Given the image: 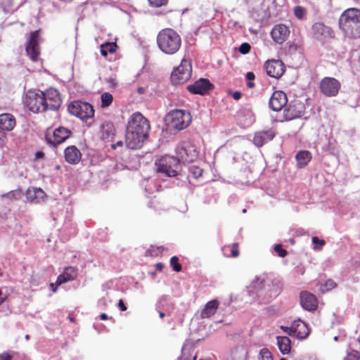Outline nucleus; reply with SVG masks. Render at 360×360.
Wrapping results in <instances>:
<instances>
[{
	"label": "nucleus",
	"mask_w": 360,
	"mask_h": 360,
	"mask_svg": "<svg viewBox=\"0 0 360 360\" xmlns=\"http://www.w3.org/2000/svg\"><path fill=\"white\" fill-rule=\"evenodd\" d=\"M303 111V105L300 102L295 101L286 106L283 111V115L285 120H291L300 117Z\"/></svg>",
	"instance_id": "18"
},
{
	"label": "nucleus",
	"mask_w": 360,
	"mask_h": 360,
	"mask_svg": "<svg viewBox=\"0 0 360 360\" xmlns=\"http://www.w3.org/2000/svg\"><path fill=\"white\" fill-rule=\"evenodd\" d=\"M292 329L294 337L300 340L305 339L310 333L307 324L300 319L292 322Z\"/></svg>",
	"instance_id": "22"
},
{
	"label": "nucleus",
	"mask_w": 360,
	"mask_h": 360,
	"mask_svg": "<svg viewBox=\"0 0 360 360\" xmlns=\"http://www.w3.org/2000/svg\"><path fill=\"white\" fill-rule=\"evenodd\" d=\"M100 318H101V320H105V319H108V316H107V314H106L103 313V314H101L100 315Z\"/></svg>",
	"instance_id": "64"
},
{
	"label": "nucleus",
	"mask_w": 360,
	"mask_h": 360,
	"mask_svg": "<svg viewBox=\"0 0 360 360\" xmlns=\"http://www.w3.org/2000/svg\"><path fill=\"white\" fill-rule=\"evenodd\" d=\"M176 155L179 162H191L198 158V152L191 141H184L176 148Z\"/></svg>",
	"instance_id": "6"
},
{
	"label": "nucleus",
	"mask_w": 360,
	"mask_h": 360,
	"mask_svg": "<svg viewBox=\"0 0 360 360\" xmlns=\"http://www.w3.org/2000/svg\"><path fill=\"white\" fill-rule=\"evenodd\" d=\"M150 129L149 121L141 112H136L129 118L126 131L148 134Z\"/></svg>",
	"instance_id": "7"
},
{
	"label": "nucleus",
	"mask_w": 360,
	"mask_h": 360,
	"mask_svg": "<svg viewBox=\"0 0 360 360\" xmlns=\"http://www.w3.org/2000/svg\"><path fill=\"white\" fill-rule=\"evenodd\" d=\"M274 251L281 257H284L287 255V252L284 250L281 244H277L274 246Z\"/></svg>",
	"instance_id": "42"
},
{
	"label": "nucleus",
	"mask_w": 360,
	"mask_h": 360,
	"mask_svg": "<svg viewBox=\"0 0 360 360\" xmlns=\"http://www.w3.org/2000/svg\"><path fill=\"white\" fill-rule=\"evenodd\" d=\"M15 117L10 113L0 115V129L2 131H11L15 126Z\"/></svg>",
	"instance_id": "28"
},
{
	"label": "nucleus",
	"mask_w": 360,
	"mask_h": 360,
	"mask_svg": "<svg viewBox=\"0 0 360 360\" xmlns=\"http://www.w3.org/2000/svg\"><path fill=\"white\" fill-rule=\"evenodd\" d=\"M0 360H11V356L7 352H4L0 354Z\"/></svg>",
	"instance_id": "53"
},
{
	"label": "nucleus",
	"mask_w": 360,
	"mask_h": 360,
	"mask_svg": "<svg viewBox=\"0 0 360 360\" xmlns=\"http://www.w3.org/2000/svg\"><path fill=\"white\" fill-rule=\"evenodd\" d=\"M290 34V30L287 26L283 24L275 25L271 32V35L273 40L277 44L284 42Z\"/></svg>",
	"instance_id": "19"
},
{
	"label": "nucleus",
	"mask_w": 360,
	"mask_h": 360,
	"mask_svg": "<svg viewBox=\"0 0 360 360\" xmlns=\"http://www.w3.org/2000/svg\"><path fill=\"white\" fill-rule=\"evenodd\" d=\"M123 146V142L121 141H117L115 144H112L111 147L112 149H116L117 147H122Z\"/></svg>",
	"instance_id": "58"
},
{
	"label": "nucleus",
	"mask_w": 360,
	"mask_h": 360,
	"mask_svg": "<svg viewBox=\"0 0 360 360\" xmlns=\"http://www.w3.org/2000/svg\"><path fill=\"white\" fill-rule=\"evenodd\" d=\"M169 117L172 127L178 130L186 128L191 122L190 112L184 110H173L170 112Z\"/></svg>",
	"instance_id": "10"
},
{
	"label": "nucleus",
	"mask_w": 360,
	"mask_h": 360,
	"mask_svg": "<svg viewBox=\"0 0 360 360\" xmlns=\"http://www.w3.org/2000/svg\"><path fill=\"white\" fill-rule=\"evenodd\" d=\"M70 130L67 128L60 127L53 131L52 135L48 134L46 135L45 138L49 144L55 146L64 142L70 137Z\"/></svg>",
	"instance_id": "13"
},
{
	"label": "nucleus",
	"mask_w": 360,
	"mask_h": 360,
	"mask_svg": "<svg viewBox=\"0 0 360 360\" xmlns=\"http://www.w3.org/2000/svg\"><path fill=\"white\" fill-rule=\"evenodd\" d=\"M312 243L314 245V249H320L325 244L323 240H321L316 236L312 238Z\"/></svg>",
	"instance_id": "44"
},
{
	"label": "nucleus",
	"mask_w": 360,
	"mask_h": 360,
	"mask_svg": "<svg viewBox=\"0 0 360 360\" xmlns=\"http://www.w3.org/2000/svg\"><path fill=\"white\" fill-rule=\"evenodd\" d=\"M129 169V167L126 165H124L122 163H117L115 165V169L116 170H122L124 169Z\"/></svg>",
	"instance_id": "54"
},
{
	"label": "nucleus",
	"mask_w": 360,
	"mask_h": 360,
	"mask_svg": "<svg viewBox=\"0 0 360 360\" xmlns=\"http://www.w3.org/2000/svg\"><path fill=\"white\" fill-rule=\"evenodd\" d=\"M245 77L249 81H252L255 79V75L252 72H247Z\"/></svg>",
	"instance_id": "56"
},
{
	"label": "nucleus",
	"mask_w": 360,
	"mask_h": 360,
	"mask_svg": "<svg viewBox=\"0 0 360 360\" xmlns=\"http://www.w3.org/2000/svg\"><path fill=\"white\" fill-rule=\"evenodd\" d=\"M247 86L248 88H253L255 86V83L252 82V81H249L248 83H247Z\"/></svg>",
	"instance_id": "63"
},
{
	"label": "nucleus",
	"mask_w": 360,
	"mask_h": 360,
	"mask_svg": "<svg viewBox=\"0 0 360 360\" xmlns=\"http://www.w3.org/2000/svg\"><path fill=\"white\" fill-rule=\"evenodd\" d=\"M275 136V132L272 129L261 131L255 133L253 143L257 147H262L267 142L271 141Z\"/></svg>",
	"instance_id": "23"
},
{
	"label": "nucleus",
	"mask_w": 360,
	"mask_h": 360,
	"mask_svg": "<svg viewBox=\"0 0 360 360\" xmlns=\"http://www.w3.org/2000/svg\"><path fill=\"white\" fill-rule=\"evenodd\" d=\"M115 52L114 45L112 44L106 43L101 46V53L103 56H107L108 53Z\"/></svg>",
	"instance_id": "38"
},
{
	"label": "nucleus",
	"mask_w": 360,
	"mask_h": 360,
	"mask_svg": "<svg viewBox=\"0 0 360 360\" xmlns=\"http://www.w3.org/2000/svg\"><path fill=\"white\" fill-rule=\"evenodd\" d=\"M219 302L217 300H212L208 302L201 311L200 317L202 319H207L214 315L219 307Z\"/></svg>",
	"instance_id": "29"
},
{
	"label": "nucleus",
	"mask_w": 360,
	"mask_h": 360,
	"mask_svg": "<svg viewBox=\"0 0 360 360\" xmlns=\"http://www.w3.org/2000/svg\"><path fill=\"white\" fill-rule=\"evenodd\" d=\"M45 192L40 188H29L26 191L27 200L33 203H39L46 198Z\"/></svg>",
	"instance_id": "25"
},
{
	"label": "nucleus",
	"mask_w": 360,
	"mask_h": 360,
	"mask_svg": "<svg viewBox=\"0 0 360 360\" xmlns=\"http://www.w3.org/2000/svg\"><path fill=\"white\" fill-rule=\"evenodd\" d=\"M148 137V134H142L141 132L126 131V146L128 148L131 150L139 149L143 146Z\"/></svg>",
	"instance_id": "12"
},
{
	"label": "nucleus",
	"mask_w": 360,
	"mask_h": 360,
	"mask_svg": "<svg viewBox=\"0 0 360 360\" xmlns=\"http://www.w3.org/2000/svg\"><path fill=\"white\" fill-rule=\"evenodd\" d=\"M16 195H18V192L12 191H10V192L6 193L5 195H4V196H5L9 199H12V198H17Z\"/></svg>",
	"instance_id": "50"
},
{
	"label": "nucleus",
	"mask_w": 360,
	"mask_h": 360,
	"mask_svg": "<svg viewBox=\"0 0 360 360\" xmlns=\"http://www.w3.org/2000/svg\"><path fill=\"white\" fill-rule=\"evenodd\" d=\"M157 44L159 49L166 55H174L181 47V37L173 29L165 28L157 35Z\"/></svg>",
	"instance_id": "2"
},
{
	"label": "nucleus",
	"mask_w": 360,
	"mask_h": 360,
	"mask_svg": "<svg viewBox=\"0 0 360 360\" xmlns=\"http://www.w3.org/2000/svg\"><path fill=\"white\" fill-rule=\"evenodd\" d=\"M236 246H237L236 243L233 244V247H232L231 250V257H236L239 255V252L236 248Z\"/></svg>",
	"instance_id": "51"
},
{
	"label": "nucleus",
	"mask_w": 360,
	"mask_h": 360,
	"mask_svg": "<svg viewBox=\"0 0 360 360\" xmlns=\"http://www.w3.org/2000/svg\"><path fill=\"white\" fill-rule=\"evenodd\" d=\"M340 88V82L333 77H325L320 83L321 92L327 96H334Z\"/></svg>",
	"instance_id": "14"
},
{
	"label": "nucleus",
	"mask_w": 360,
	"mask_h": 360,
	"mask_svg": "<svg viewBox=\"0 0 360 360\" xmlns=\"http://www.w3.org/2000/svg\"><path fill=\"white\" fill-rule=\"evenodd\" d=\"M179 258L176 256H173L170 259V264L172 266L173 269L178 272L181 270V266L179 264Z\"/></svg>",
	"instance_id": "41"
},
{
	"label": "nucleus",
	"mask_w": 360,
	"mask_h": 360,
	"mask_svg": "<svg viewBox=\"0 0 360 360\" xmlns=\"http://www.w3.org/2000/svg\"><path fill=\"white\" fill-rule=\"evenodd\" d=\"M118 306L121 311H124L127 310V307L125 306L122 300H119Z\"/></svg>",
	"instance_id": "55"
},
{
	"label": "nucleus",
	"mask_w": 360,
	"mask_h": 360,
	"mask_svg": "<svg viewBox=\"0 0 360 360\" xmlns=\"http://www.w3.org/2000/svg\"><path fill=\"white\" fill-rule=\"evenodd\" d=\"M212 84L207 79H200L194 84L188 86V90L195 94L203 95L205 94L211 88Z\"/></svg>",
	"instance_id": "21"
},
{
	"label": "nucleus",
	"mask_w": 360,
	"mask_h": 360,
	"mask_svg": "<svg viewBox=\"0 0 360 360\" xmlns=\"http://www.w3.org/2000/svg\"><path fill=\"white\" fill-rule=\"evenodd\" d=\"M157 171L169 177L181 175V165L178 160L170 155H165L156 160Z\"/></svg>",
	"instance_id": "5"
},
{
	"label": "nucleus",
	"mask_w": 360,
	"mask_h": 360,
	"mask_svg": "<svg viewBox=\"0 0 360 360\" xmlns=\"http://www.w3.org/2000/svg\"><path fill=\"white\" fill-rule=\"evenodd\" d=\"M65 160L72 165L77 164L82 158L79 150L75 146H70L65 148L64 151Z\"/></svg>",
	"instance_id": "26"
},
{
	"label": "nucleus",
	"mask_w": 360,
	"mask_h": 360,
	"mask_svg": "<svg viewBox=\"0 0 360 360\" xmlns=\"http://www.w3.org/2000/svg\"><path fill=\"white\" fill-rule=\"evenodd\" d=\"M250 45L248 43H243L239 47V51L242 54H246L250 51Z\"/></svg>",
	"instance_id": "46"
},
{
	"label": "nucleus",
	"mask_w": 360,
	"mask_h": 360,
	"mask_svg": "<svg viewBox=\"0 0 360 360\" xmlns=\"http://www.w3.org/2000/svg\"><path fill=\"white\" fill-rule=\"evenodd\" d=\"M47 110H56L60 104V98L56 89H51L44 93Z\"/></svg>",
	"instance_id": "24"
},
{
	"label": "nucleus",
	"mask_w": 360,
	"mask_h": 360,
	"mask_svg": "<svg viewBox=\"0 0 360 360\" xmlns=\"http://www.w3.org/2000/svg\"><path fill=\"white\" fill-rule=\"evenodd\" d=\"M192 68L189 60H183L181 64L174 69L171 74V81L175 84L186 82L191 76Z\"/></svg>",
	"instance_id": "9"
},
{
	"label": "nucleus",
	"mask_w": 360,
	"mask_h": 360,
	"mask_svg": "<svg viewBox=\"0 0 360 360\" xmlns=\"http://www.w3.org/2000/svg\"><path fill=\"white\" fill-rule=\"evenodd\" d=\"M241 96H242V94L240 91H235L232 94V97L235 100H239L241 98Z\"/></svg>",
	"instance_id": "57"
},
{
	"label": "nucleus",
	"mask_w": 360,
	"mask_h": 360,
	"mask_svg": "<svg viewBox=\"0 0 360 360\" xmlns=\"http://www.w3.org/2000/svg\"><path fill=\"white\" fill-rule=\"evenodd\" d=\"M159 313V316L160 319H163L165 316H167V314L165 311H163L161 309H156Z\"/></svg>",
	"instance_id": "60"
},
{
	"label": "nucleus",
	"mask_w": 360,
	"mask_h": 360,
	"mask_svg": "<svg viewBox=\"0 0 360 360\" xmlns=\"http://www.w3.org/2000/svg\"><path fill=\"white\" fill-rule=\"evenodd\" d=\"M142 186L144 187L146 194H150L155 191H157L156 186L155 185L153 180L150 178L145 179L142 183Z\"/></svg>",
	"instance_id": "35"
},
{
	"label": "nucleus",
	"mask_w": 360,
	"mask_h": 360,
	"mask_svg": "<svg viewBox=\"0 0 360 360\" xmlns=\"http://www.w3.org/2000/svg\"><path fill=\"white\" fill-rule=\"evenodd\" d=\"M156 309H161L170 316L174 311V307L167 296H162L155 305Z\"/></svg>",
	"instance_id": "30"
},
{
	"label": "nucleus",
	"mask_w": 360,
	"mask_h": 360,
	"mask_svg": "<svg viewBox=\"0 0 360 360\" xmlns=\"http://www.w3.org/2000/svg\"><path fill=\"white\" fill-rule=\"evenodd\" d=\"M340 28L349 38L360 37V10L350 8L345 10L339 18Z\"/></svg>",
	"instance_id": "3"
},
{
	"label": "nucleus",
	"mask_w": 360,
	"mask_h": 360,
	"mask_svg": "<svg viewBox=\"0 0 360 360\" xmlns=\"http://www.w3.org/2000/svg\"><path fill=\"white\" fill-rule=\"evenodd\" d=\"M77 276V271L75 267H65L63 274H60L56 281L57 285H60L67 281H73Z\"/></svg>",
	"instance_id": "27"
},
{
	"label": "nucleus",
	"mask_w": 360,
	"mask_h": 360,
	"mask_svg": "<svg viewBox=\"0 0 360 360\" xmlns=\"http://www.w3.org/2000/svg\"><path fill=\"white\" fill-rule=\"evenodd\" d=\"M264 68L266 74L274 78H279L285 71L283 63L279 60H271L266 62Z\"/></svg>",
	"instance_id": "16"
},
{
	"label": "nucleus",
	"mask_w": 360,
	"mask_h": 360,
	"mask_svg": "<svg viewBox=\"0 0 360 360\" xmlns=\"http://www.w3.org/2000/svg\"><path fill=\"white\" fill-rule=\"evenodd\" d=\"M0 6L6 13H12L18 8L20 4L15 6L13 0H0Z\"/></svg>",
	"instance_id": "33"
},
{
	"label": "nucleus",
	"mask_w": 360,
	"mask_h": 360,
	"mask_svg": "<svg viewBox=\"0 0 360 360\" xmlns=\"http://www.w3.org/2000/svg\"><path fill=\"white\" fill-rule=\"evenodd\" d=\"M6 137V134L2 130H0V147L4 145Z\"/></svg>",
	"instance_id": "52"
},
{
	"label": "nucleus",
	"mask_w": 360,
	"mask_h": 360,
	"mask_svg": "<svg viewBox=\"0 0 360 360\" xmlns=\"http://www.w3.org/2000/svg\"><path fill=\"white\" fill-rule=\"evenodd\" d=\"M40 34L39 31L37 30L30 34L25 50L27 56L32 61H37L40 54L39 49Z\"/></svg>",
	"instance_id": "11"
},
{
	"label": "nucleus",
	"mask_w": 360,
	"mask_h": 360,
	"mask_svg": "<svg viewBox=\"0 0 360 360\" xmlns=\"http://www.w3.org/2000/svg\"><path fill=\"white\" fill-rule=\"evenodd\" d=\"M277 345L280 352L283 354H288L291 349V341L287 336H277Z\"/></svg>",
	"instance_id": "31"
},
{
	"label": "nucleus",
	"mask_w": 360,
	"mask_h": 360,
	"mask_svg": "<svg viewBox=\"0 0 360 360\" xmlns=\"http://www.w3.org/2000/svg\"><path fill=\"white\" fill-rule=\"evenodd\" d=\"M281 329L284 333H285L286 334H288V335H289L290 336H293L294 337V331H293V329H292V323L291 324L290 326H281Z\"/></svg>",
	"instance_id": "47"
},
{
	"label": "nucleus",
	"mask_w": 360,
	"mask_h": 360,
	"mask_svg": "<svg viewBox=\"0 0 360 360\" xmlns=\"http://www.w3.org/2000/svg\"><path fill=\"white\" fill-rule=\"evenodd\" d=\"M189 176L198 179L202 174L203 170L197 166H191L188 168Z\"/></svg>",
	"instance_id": "36"
},
{
	"label": "nucleus",
	"mask_w": 360,
	"mask_h": 360,
	"mask_svg": "<svg viewBox=\"0 0 360 360\" xmlns=\"http://www.w3.org/2000/svg\"><path fill=\"white\" fill-rule=\"evenodd\" d=\"M311 155L309 151H300L296 155V160L299 167H303L311 160Z\"/></svg>",
	"instance_id": "32"
},
{
	"label": "nucleus",
	"mask_w": 360,
	"mask_h": 360,
	"mask_svg": "<svg viewBox=\"0 0 360 360\" xmlns=\"http://www.w3.org/2000/svg\"><path fill=\"white\" fill-rule=\"evenodd\" d=\"M336 286L335 283L332 280H328L322 286L323 290H329L334 288Z\"/></svg>",
	"instance_id": "45"
},
{
	"label": "nucleus",
	"mask_w": 360,
	"mask_h": 360,
	"mask_svg": "<svg viewBox=\"0 0 360 360\" xmlns=\"http://www.w3.org/2000/svg\"><path fill=\"white\" fill-rule=\"evenodd\" d=\"M105 82L109 85L110 87H112V88H115L117 84V82L116 79L114 77L106 78Z\"/></svg>",
	"instance_id": "49"
},
{
	"label": "nucleus",
	"mask_w": 360,
	"mask_h": 360,
	"mask_svg": "<svg viewBox=\"0 0 360 360\" xmlns=\"http://www.w3.org/2000/svg\"><path fill=\"white\" fill-rule=\"evenodd\" d=\"M281 291L278 281H272L268 278H256L249 287L248 292L255 295L264 303L269 302L276 297Z\"/></svg>",
	"instance_id": "1"
},
{
	"label": "nucleus",
	"mask_w": 360,
	"mask_h": 360,
	"mask_svg": "<svg viewBox=\"0 0 360 360\" xmlns=\"http://www.w3.org/2000/svg\"><path fill=\"white\" fill-rule=\"evenodd\" d=\"M70 114L79 117L82 120L92 118L94 115L93 106L89 103L81 101H72L68 108Z\"/></svg>",
	"instance_id": "8"
},
{
	"label": "nucleus",
	"mask_w": 360,
	"mask_h": 360,
	"mask_svg": "<svg viewBox=\"0 0 360 360\" xmlns=\"http://www.w3.org/2000/svg\"><path fill=\"white\" fill-rule=\"evenodd\" d=\"M164 267V264L162 263H157L155 265V268L157 270H162Z\"/></svg>",
	"instance_id": "61"
},
{
	"label": "nucleus",
	"mask_w": 360,
	"mask_h": 360,
	"mask_svg": "<svg viewBox=\"0 0 360 360\" xmlns=\"http://www.w3.org/2000/svg\"><path fill=\"white\" fill-rule=\"evenodd\" d=\"M257 360H273V357L268 349L263 348L259 352Z\"/></svg>",
	"instance_id": "39"
},
{
	"label": "nucleus",
	"mask_w": 360,
	"mask_h": 360,
	"mask_svg": "<svg viewBox=\"0 0 360 360\" xmlns=\"http://www.w3.org/2000/svg\"><path fill=\"white\" fill-rule=\"evenodd\" d=\"M288 103L286 94L281 91H274L270 98L269 106L274 111H279L284 108Z\"/></svg>",
	"instance_id": "17"
},
{
	"label": "nucleus",
	"mask_w": 360,
	"mask_h": 360,
	"mask_svg": "<svg viewBox=\"0 0 360 360\" xmlns=\"http://www.w3.org/2000/svg\"><path fill=\"white\" fill-rule=\"evenodd\" d=\"M114 127L111 123L106 122L101 125V132L103 139H109L114 134Z\"/></svg>",
	"instance_id": "34"
},
{
	"label": "nucleus",
	"mask_w": 360,
	"mask_h": 360,
	"mask_svg": "<svg viewBox=\"0 0 360 360\" xmlns=\"http://www.w3.org/2000/svg\"><path fill=\"white\" fill-rule=\"evenodd\" d=\"M294 14L298 19H302L305 14H306V10L300 6H297L294 8Z\"/></svg>",
	"instance_id": "40"
},
{
	"label": "nucleus",
	"mask_w": 360,
	"mask_h": 360,
	"mask_svg": "<svg viewBox=\"0 0 360 360\" xmlns=\"http://www.w3.org/2000/svg\"><path fill=\"white\" fill-rule=\"evenodd\" d=\"M145 88L144 87H139L137 89V91L139 94H142L145 93Z\"/></svg>",
	"instance_id": "62"
},
{
	"label": "nucleus",
	"mask_w": 360,
	"mask_h": 360,
	"mask_svg": "<svg viewBox=\"0 0 360 360\" xmlns=\"http://www.w3.org/2000/svg\"><path fill=\"white\" fill-rule=\"evenodd\" d=\"M44 156V153L41 151H37L36 153H35V158L36 159H40V158H43Z\"/></svg>",
	"instance_id": "59"
},
{
	"label": "nucleus",
	"mask_w": 360,
	"mask_h": 360,
	"mask_svg": "<svg viewBox=\"0 0 360 360\" xmlns=\"http://www.w3.org/2000/svg\"><path fill=\"white\" fill-rule=\"evenodd\" d=\"M151 6L160 7L167 4L168 0H148Z\"/></svg>",
	"instance_id": "43"
},
{
	"label": "nucleus",
	"mask_w": 360,
	"mask_h": 360,
	"mask_svg": "<svg viewBox=\"0 0 360 360\" xmlns=\"http://www.w3.org/2000/svg\"><path fill=\"white\" fill-rule=\"evenodd\" d=\"M312 33L314 37L321 42L333 37L331 28L321 22H315L312 25Z\"/></svg>",
	"instance_id": "15"
},
{
	"label": "nucleus",
	"mask_w": 360,
	"mask_h": 360,
	"mask_svg": "<svg viewBox=\"0 0 360 360\" xmlns=\"http://www.w3.org/2000/svg\"><path fill=\"white\" fill-rule=\"evenodd\" d=\"M300 304L305 310L314 311L316 310L318 304L315 295L304 291L300 293Z\"/></svg>",
	"instance_id": "20"
},
{
	"label": "nucleus",
	"mask_w": 360,
	"mask_h": 360,
	"mask_svg": "<svg viewBox=\"0 0 360 360\" xmlns=\"http://www.w3.org/2000/svg\"><path fill=\"white\" fill-rule=\"evenodd\" d=\"M101 106L103 108L108 107L112 102V95L108 92H105L101 95Z\"/></svg>",
	"instance_id": "37"
},
{
	"label": "nucleus",
	"mask_w": 360,
	"mask_h": 360,
	"mask_svg": "<svg viewBox=\"0 0 360 360\" xmlns=\"http://www.w3.org/2000/svg\"><path fill=\"white\" fill-rule=\"evenodd\" d=\"M359 354L356 351L348 354L347 356L345 359V360H359Z\"/></svg>",
	"instance_id": "48"
},
{
	"label": "nucleus",
	"mask_w": 360,
	"mask_h": 360,
	"mask_svg": "<svg viewBox=\"0 0 360 360\" xmlns=\"http://www.w3.org/2000/svg\"><path fill=\"white\" fill-rule=\"evenodd\" d=\"M25 105L33 112H41L47 110V101L44 92L40 90L27 91L23 99Z\"/></svg>",
	"instance_id": "4"
}]
</instances>
